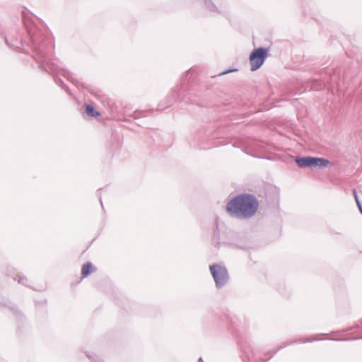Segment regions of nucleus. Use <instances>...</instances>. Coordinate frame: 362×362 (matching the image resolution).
Wrapping results in <instances>:
<instances>
[{"label": "nucleus", "mask_w": 362, "mask_h": 362, "mask_svg": "<svg viewBox=\"0 0 362 362\" xmlns=\"http://www.w3.org/2000/svg\"><path fill=\"white\" fill-rule=\"evenodd\" d=\"M268 51V49L259 47L251 52L250 55L251 71H256L262 66L267 57Z\"/></svg>", "instance_id": "39448f33"}, {"label": "nucleus", "mask_w": 362, "mask_h": 362, "mask_svg": "<svg viewBox=\"0 0 362 362\" xmlns=\"http://www.w3.org/2000/svg\"><path fill=\"white\" fill-rule=\"evenodd\" d=\"M228 73V71H224L223 73H222L221 74H226Z\"/></svg>", "instance_id": "b1692460"}, {"label": "nucleus", "mask_w": 362, "mask_h": 362, "mask_svg": "<svg viewBox=\"0 0 362 362\" xmlns=\"http://www.w3.org/2000/svg\"><path fill=\"white\" fill-rule=\"evenodd\" d=\"M245 354H246L247 356L248 357L249 360H250V356L249 355V353L245 351Z\"/></svg>", "instance_id": "a211bd4d"}, {"label": "nucleus", "mask_w": 362, "mask_h": 362, "mask_svg": "<svg viewBox=\"0 0 362 362\" xmlns=\"http://www.w3.org/2000/svg\"><path fill=\"white\" fill-rule=\"evenodd\" d=\"M54 80L55 81V83L59 86H60L62 88L64 89L65 91L68 93V94H70L69 93V88L65 86V84L64 83L63 81L58 78L57 76H54Z\"/></svg>", "instance_id": "1a4fd4ad"}, {"label": "nucleus", "mask_w": 362, "mask_h": 362, "mask_svg": "<svg viewBox=\"0 0 362 362\" xmlns=\"http://www.w3.org/2000/svg\"><path fill=\"white\" fill-rule=\"evenodd\" d=\"M95 270V269L93 267L92 263L88 262L83 265L81 274L83 276H86L88 274H90L91 272H93Z\"/></svg>", "instance_id": "423d86ee"}, {"label": "nucleus", "mask_w": 362, "mask_h": 362, "mask_svg": "<svg viewBox=\"0 0 362 362\" xmlns=\"http://www.w3.org/2000/svg\"><path fill=\"white\" fill-rule=\"evenodd\" d=\"M18 282L23 285L27 286L28 279L25 276H20L18 279Z\"/></svg>", "instance_id": "ddd939ff"}, {"label": "nucleus", "mask_w": 362, "mask_h": 362, "mask_svg": "<svg viewBox=\"0 0 362 362\" xmlns=\"http://www.w3.org/2000/svg\"><path fill=\"white\" fill-rule=\"evenodd\" d=\"M28 33L34 49L33 57L39 64V68L52 74H61L74 83L69 71L51 62L47 42L43 38L40 31L33 27L28 30Z\"/></svg>", "instance_id": "f257e3e1"}, {"label": "nucleus", "mask_w": 362, "mask_h": 362, "mask_svg": "<svg viewBox=\"0 0 362 362\" xmlns=\"http://www.w3.org/2000/svg\"><path fill=\"white\" fill-rule=\"evenodd\" d=\"M362 339V337H354V338H353L352 339Z\"/></svg>", "instance_id": "aec40b11"}, {"label": "nucleus", "mask_w": 362, "mask_h": 362, "mask_svg": "<svg viewBox=\"0 0 362 362\" xmlns=\"http://www.w3.org/2000/svg\"><path fill=\"white\" fill-rule=\"evenodd\" d=\"M202 1L205 4L206 8L209 9V11L219 13V11L218 10L217 7L211 2V0H202Z\"/></svg>", "instance_id": "6e6552de"}, {"label": "nucleus", "mask_w": 362, "mask_h": 362, "mask_svg": "<svg viewBox=\"0 0 362 362\" xmlns=\"http://www.w3.org/2000/svg\"><path fill=\"white\" fill-rule=\"evenodd\" d=\"M295 161L299 168H325L329 164V160L324 158L311 156L296 157Z\"/></svg>", "instance_id": "7ed1b4c3"}, {"label": "nucleus", "mask_w": 362, "mask_h": 362, "mask_svg": "<svg viewBox=\"0 0 362 362\" xmlns=\"http://www.w3.org/2000/svg\"><path fill=\"white\" fill-rule=\"evenodd\" d=\"M147 114H148V112H146V111L135 112L134 113V118H138V117H141V116L145 117V116L147 115Z\"/></svg>", "instance_id": "f8f14e48"}, {"label": "nucleus", "mask_w": 362, "mask_h": 362, "mask_svg": "<svg viewBox=\"0 0 362 362\" xmlns=\"http://www.w3.org/2000/svg\"><path fill=\"white\" fill-rule=\"evenodd\" d=\"M93 362H101V361H96V360H95V361H93Z\"/></svg>", "instance_id": "4be33fe9"}, {"label": "nucleus", "mask_w": 362, "mask_h": 362, "mask_svg": "<svg viewBox=\"0 0 362 362\" xmlns=\"http://www.w3.org/2000/svg\"><path fill=\"white\" fill-rule=\"evenodd\" d=\"M353 194H354L356 202L358 204V202H360V201H359V199H358V194H357V192H356V189L353 190Z\"/></svg>", "instance_id": "2eb2a0df"}, {"label": "nucleus", "mask_w": 362, "mask_h": 362, "mask_svg": "<svg viewBox=\"0 0 362 362\" xmlns=\"http://www.w3.org/2000/svg\"><path fill=\"white\" fill-rule=\"evenodd\" d=\"M93 362H101V361H96V360H95V361H93Z\"/></svg>", "instance_id": "412c9836"}, {"label": "nucleus", "mask_w": 362, "mask_h": 362, "mask_svg": "<svg viewBox=\"0 0 362 362\" xmlns=\"http://www.w3.org/2000/svg\"><path fill=\"white\" fill-rule=\"evenodd\" d=\"M5 40H6V43L7 44V45L8 47H10L11 48L18 47V43L16 41L15 42V43H10L6 38L5 39Z\"/></svg>", "instance_id": "4468645a"}, {"label": "nucleus", "mask_w": 362, "mask_h": 362, "mask_svg": "<svg viewBox=\"0 0 362 362\" xmlns=\"http://www.w3.org/2000/svg\"><path fill=\"white\" fill-rule=\"evenodd\" d=\"M257 198L250 194H241L230 200L226 205L228 213L233 217L248 219L252 217L258 209Z\"/></svg>", "instance_id": "f03ea898"}, {"label": "nucleus", "mask_w": 362, "mask_h": 362, "mask_svg": "<svg viewBox=\"0 0 362 362\" xmlns=\"http://www.w3.org/2000/svg\"><path fill=\"white\" fill-rule=\"evenodd\" d=\"M209 269L218 288L222 287L228 282V273L224 266L213 264L210 266Z\"/></svg>", "instance_id": "20e7f679"}, {"label": "nucleus", "mask_w": 362, "mask_h": 362, "mask_svg": "<svg viewBox=\"0 0 362 362\" xmlns=\"http://www.w3.org/2000/svg\"><path fill=\"white\" fill-rule=\"evenodd\" d=\"M356 328H357V329H358V328H362V322H361V324H360V325H359V324H357L355 327H351L350 329H351V330H352V329H356Z\"/></svg>", "instance_id": "dca6fc26"}, {"label": "nucleus", "mask_w": 362, "mask_h": 362, "mask_svg": "<svg viewBox=\"0 0 362 362\" xmlns=\"http://www.w3.org/2000/svg\"><path fill=\"white\" fill-rule=\"evenodd\" d=\"M320 339L316 337H313V338H307V339H299V342H302V343H305V342H311V341H313L315 340H319Z\"/></svg>", "instance_id": "9b49d317"}, {"label": "nucleus", "mask_w": 362, "mask_h": 362, "mask_svg": "<svg viewBox=\"0 0 362 362\" xmlns=\"http://www.w3.org/2000/svg\"><path fill=\"white\" fill-rule=\"evenodd\" d=\"M288 344H285L284 345H281L277 349H275L274 351H272V353L269 355V356L265 360V362L267 361L268 360H269L274 354H276L277 353V351L279 350H280L281 349H282L283 347H285L286 346H287Z\"/></svg>", "instance_id": "9d476101"}, {"label": "nucleus", "mask_w": 362, "mask_h": 362, "mask_svg": "<svg viewBox=\"0 0 362 362\" xmlns=\"http://www.w3.org/2000/svg\"><path fill=\"white\" fill-rule=\"evenodd\" d=\"M198 362H204L203 361V358L202 357H200L198 360Z\"/></svg>", "instance_id": "6ab92c4d"}, {"label": "nucleus", "mask_w": 362, "mask_h": 362, "mask_svg": "<svg viewBox=\"0 0 362 362\" xmlns=\"http://www.w3.org/2000/svg\"><path fill=\"white\" fill-rule=\"evenodd\" d=\"M100 202H102L101 197H100ZM101 204L103 205V203H101Z\"/></svg>", "instance_id": "5701e85b"}, {"label": "nucleus", "mask_w": 362, "mask_h": 362, "mask_svg": "<svg viewBox=\"0 0 362 362\" xmlns=\"http://www.w3.org/2000/svg\"><path fill=\"white\" fill-rule=\"evenodd\" d=\"M86 114L91 117H95L100 115L92 105L89 104L86 105Z\"/></svg>", "instance_id": "0eeeda50"}, {"label": "nucleus", "mask_w": 362, "mask_h": 362, "mask_svg": "<svg viewBox=\"0 0 362 362\" xmlns=\"http://www.w3.org/2000/svg\"><path fill=\"white\" fill-rule=\"evenodd\" d=\"M358 207L360 212L362 214V205L360 202H358Z\"/></svg>", "instance_id": "f3484780"}]
</instances>
